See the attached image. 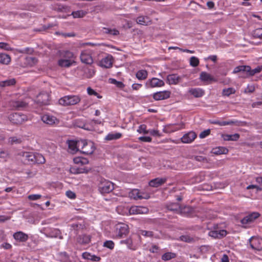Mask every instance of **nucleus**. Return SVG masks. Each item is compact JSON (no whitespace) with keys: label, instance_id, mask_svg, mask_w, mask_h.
<instances>
[{"label":"nucleus","instance_id":"47","mask_svg":"<svg viewBox=\"0 0 262 262\" xmlns=\"http://www.w3.org/2000/svg\"><path fill=\"white\" fill-rule=\"evenodd\" d=\"M262 71V65L257 67L254 69H250L249 70V77L252 76L255 74L259 73Z\"/></svg>","mask_w":262,"mask_h":262},{"label":"nucleus","instance_id":"8","mask_svg":"<svg viewBox=\"0 0 262 262\" xmlns=\"http://www.w3.org/2000/svg\"><path fill=\"white\" fill-rule=\"evenodd\" d=\"M41 120L45 123L50 125H57L59 121L55 116L50 115L49 114H45L41 117Z\"/></svg>","mask_w":262,"mask_h":262},{"label":"nucleus","instance_id":"54","mask_svg":"<svg viewBox=\"0 0 262 262\" xmlns=\"http://www.w3.org/2000/svg\"><path fill=\"white\" fill-rule=\"evenodd\" d=\"M137 132L140 134L143 133L144 134H147L149 133V131L146 129V125L145 124L140 125Z\"/></svg>","mask_w":262,"mask_h":262},{"label":"nucleus","instance_id":"53","mask_svg":"<svg viewBox=\"0 0 262 262\" xmlns=\"http://www.w3.org/2000/svg\"><path fill=\"white\" fill-rule=\"evenodd\" d=\"M95 72L93 69H87L84 74V76L87 78H90L95 75Z\"/></svg>","mask_w":262,"mask_h":262},{"label":"nucleus","instance_id":"20","mask_svg":"<svg viewBox=\"0 0 262 262\" xmlns=\"http://www.w3.org/2000/svg\"><path fill=\"white\" fill-rule=\"evenodd\" d=\"M250 67L249 66H239L235 67L233 70V73H237L239 72H243L246 73V75L243 76L244 78L249 77V70Z\"/></svg>","mask_w":262,"mask_h":262},{"label":"nucleus","instance_id":"57","mask_svg":"<svg viewBox=\"0 0 262 262\" xmlns=\"http://www.w3.org/2000/svg\"><path fill=\"white\" fill-rule=\"evenodd\" d=\"M115 244L112 241H106L103 243V246L113 249L114 248Z\"/></svg>","mask_w":262,"mask_h":262},{"label":"nucleus","instance_id":"56","mask_svg":"<svg viewBox=\"0 0 262 262\" xmlns=\"http://www.w3.org/2000/svg\"><path fill=\"white\" fill-rule=\"evenodd\" d=\"M16 51L19 53L32 54L33 52V49L30 48H26L24 49H17Z\"/></svg>","mask_w":262,"mask_h":262},{"label":"nucleus","instance_id":"10","mask_svg":"<svg viewBox=\"0 0 262 262\" xmlns=\"http://www.w3.org/2000/svg\"><path fill=\"white\" fill-rule=\"evenodd\" d=\"M80 57L82 63L87 64H92L93 63V59L92 55L88 51H82Z\"/></svg>","mask_w":262,"mask_h":262},{"label":"nucleus","instance_id":"37","mask_svg":"<svg viewBox=\"0 0 262 262\" xmlns=\"http://www.w3.org/2000/svg\"><path fill=\"white\" fill-rule=\"evenodd\" d=\"M73 161L76 164L85 165L89 163V160L86 158L81 157L74 158Z\"/></svg>","mask_w":262,"mask_h":262},{"label":"nucleus","instance_id":"50","mask_svg":"<svg viewBox=\"0 0 262 262\" xmlns=\"http://www.w3.org/2000/svg\"><path fill=\"white\" fill-rule=\"evenodd\" d=\"M199 59L195 57V56H192L190 58V64L191 66L193 67H197L199 64Z\"/></svg>","mask_w":262,"mask_h":262},{"label":"nucleus","instance_id":"13","mask_svg":"<svg viewBox=\"0 0 262 262\" xmlns=\"http://www.w3.org/2000/svg\"><path fill=\"white\" fill-rule=\"evenodd\" d=\"M170 92L168 91H160L155 93L153 95V98L155 100H161L169 98Z\"/></svg>","mask_w":262,"mask_h":262},{"label":"nucleus","instance_id":"3","mask_svg":"<svg viewBox=\"0 0 262 262\" xmlns=\"http://www.w3.org/2000/svg\"><path fill=\"white\" fill-rule=\"evenodd\" d=\"M98 189L101 193H108L114 189V184L109 181L101 180L99 184Z\"/></svg>","mask_w":262,"mask_h":262},{"label":"nucleus","instance_id":"62","mask_svg":"<svg viewBox=\"0 0 262 262\" xmlns=\"http://www.w3.org/2000/svg\"><path fill=\"white\" fill-rule=\"evenodd\" d=\"M41 198V195L40 194H30L28 196V199L31 201L37 200Z\"/></svg>","mask_w":262,"mask_h":262},{"label":"nucleus","instance_id":"49","mask_svg":"<svg viewBox=\"0 0 262 262\" xmlns=\"http://www.w3.org/2000/svg\"><path fill=\"white\" fill-rule=\"evenodd\" d=\"M109 81L111 83L115 84L119 88H123L124 87V84L123 82L118 81L115 79L110 78Z\"/></svg>","mask_w":262,"mask_h":262},{"label":"nucleus","instance_id":"45","mask_svg":"<svg viewBox=\"0 0 262 262\" xmlns=\"http://www.w3.org/2000/svg\"><path fill=\"white\" fill-rule=\"evenodd\" d=\"M71 172L73 173H87L88 170L85 168H78V167H72L71 169Z\"/></svg>","mask_w":262,"mask_h":262},{"label":"nucleus","instance_id":"39","mask_svg":"<svg viewBox=\"0 0 262 262\" xmlns=\"http://www.w3.org/2000/svg\"><path fill=\"white\" fill-rule=\"evenodd\" d=\"M176 257V254L172 252H166L162 256V259L165 261L170 260Z\"/></svg>","mask_w":262,"mask_h":262},{"label":"nucleus","instance_id":"28","mask_svg":"<svg viewBox=\"0 0 262 262\" xmlns=\"http://www.w3.org/2000/svg\"><path fill=\"white\" fill-rule=\"evenodd\" d=\"M74 62V61L72 60L61 58L58 60V64L61 67L69 68Z\"/></svg>","mask_w":262,"mask_h":262},{"label":"nucleus","instance_id":"43","mask_svg":"<svg viewBox=\"0 0 262 262\" xmlns=\"http://www.w3.org/2000/svg\"><path fill=\"white\" fill-rule=\"evenodd\" d=\"M180 239L181 241L185 242L186 243H193L195 241L194 238L188 235H184L180 237Z\"/></svg>","mask_w":262,"mask_h":262},{"label":"nucleus","instance_id":"11","mask_svg":"<svg viewBox=\"0 0 262 262\" xmlns=\"http://www.w3.org/2000/svg\"><path fill=\"white\" fill-rule=\"evenodd\" d=\"M197 135L194 132H189L185 134L181 138V141L184 143H190L192 142L196 137Z\"/></svg>","mask_w":262,"mask_h":262},{"label":"nucleus","instance_id":"36","mask_svg":"<svg viewBox=\"0 0 262 262\" xmlns=\"http://www.w3.org/2000/svg\"><path fill=\"white\" fill-rule=\"evenodd\" d=\"M122 137V134L120 133H111L108 134L105 138V139L108 141L117 140Z\"/></svg>","mask_w":262,"mask_h":262},{"label":"nucleus","instance_id":"41","mask_svg":"<svg viewBox=\"0 0 262 262\" xmlns=\"http://www.w3.org/2000/svg\"><path fill=\"white\" fill-rule=\"evenodd\" d=\"M104 33L105 34H110L114 36H116L119 34V31L116 29H110L107 28H104Z\"/></svg>","mask_w":262,"mask_h":262},{"label":"nucleus","instance_id":"63","mask_svg":"<svg viewBox=\"0 0 262 262\" xmlns=\"http://www.w3.org/2000/svg\"><path fill=\"white\" fill-rule=\"evenodd\" d=\"M210 134V129H208L201 132L199 135V137L201 139L204 138Z\"/></svg>","mask_w":262,"mask_h":262},{"label":"nucleus","instance_id":"21","mask_svg":"<svg viewBox=\"0 0 262 262\" xmlns=\"http://www.w3.org/2000/svg\"><path fill=\"white\" fill-rule=\"evenodd\" d=\"M13 236L16 241L20 242H25L28 239V235L21 231L14 233Z\"/></svg>","mask_w":262,"mask_h":262},{"label":"nucleus","instance_id":"29","mask_svg":"<svg viewBox=\"0 0 262 262\" xmlns=\"http://www.w3.org/2000/svg\"><path fill=\"white\" fill-rule=\"evenodd\" d=\"M28 103L21 100L13 101L12 102V106L18 110H21L27 106Z\"/></svg>","mask_w":262,"mask_h":262},{"label":"nucleus","instance_id":"64","mask_svg":"<svg viewBox=\"0 0 262 262\" xmlns=\"http://www.w3.org/2000/svg\"><path fill=\"white\" fill-rule=\"evenodd\" d=\"M255 91V87L252 85H248L244 91L245 93H252Z\"/></svg>","mask_w":262,"mask_h":262},{"label":"nucleus","instance_id":"46","mask_svg":"<svg viewBox=\"0 0 262 262\" xmlns=\"http://www.w3.org/2000/svg\"><path fill=\"white\" fill-rule=\"evenodd\" d=\"M192 212V208L189 206H185L180 208L179 213L182 214L186 215Z\"/></svg>","mask_w":262,"mask_h":262},{"label":"nucleus","instance_id":"48","mask_svg":"<svg viewBox=\"0 0 262 262\" xmlns=\"http://www.w3.org/2000/svg\"><path fill=\"white\" fill-rule=\"evenodd\" d=\"M8 142L11 145H13L14 144L21 143V140L20 138H18L16 137H11L9 138Z\"/></svg>","mask_w":262,"mask_h":262},{"label":"nucleus","instance_id":"59","mask_svg":"<svg viewBox=\"0 0 262 262\" xmlns=\"http://www.w3.org/2000/svg\"><path fill=\"white\" fill-rule=\"evenodd\" d=\"M140 233L142 235L145 237H151L154 236V233L151 231L141 230Z\"/></svg>","mask_w":262,"mask_h":262},{"label":"nucleus","instance_id":"35","mask_svg":"<svg viewBox=\"0 0 262 262\" xmlns=\"http://www.w3.org/2000/svg\"><path fill=\"white\" fill-rule=\"evenodd\" d=\"M16 83V80L15 78H11L4 81H0V86L5 87L15 85Z\"/></svg>","mask_w":262,"mask_h":262},{"label":"nucleus","instance_id":"15","mask_svg":"<svg viewBox=\"0 0 262 262\" xmlns=\"http://www.w3.org/2000/svg\"><path fill=\"white\" fill-rule=\"evenodd\" d=\"M129 212L130 214H145L148 212V209L143 206H133L130 208Z\"/></svg>","mask_w":262,"mask_h":262},{"label":"nucleus","instance_id":"42","mask_svg":"<svg viewBox=\"0 0 262 262\" xmlns=\"http://www.w3.org/2000/svg\"><path fill=\"white\" fill-rule=\"evenodd\" d=\"M252 36L255 38L262 39V28H257L252 32Z\"/></svg>","mask_w":262,"mask_h":262},{"label":"nucleus","instance_id":"1","mask_svg":"<svg viewBox=\"0 0 262 262\" xmlns=\"http://www.w3.org/2000/svg\"><path fill=\"white\" fill-rule=\"evenodd\" d=\"M78 145L81 148L80 151L83 154H92L95 149L94 143L91 141L80 140L78 141Z\"/></svg>","mask_w":262,"mask_h":262},{"label":"nucleus","instance_id":"38","mask_svg":"<svg viewBox=\"0 0 262 262\" xmlns=\"http://www.w3.org/2000/svg\"><path fill=\"white\" fill-rule=\"evenodd\" d=\"M136 76L139 80H144L147 77V72L144 70H139L137 72Z\"/></svg>","mask_w":262,"mask_h":262},{"label":"nucleus","instance_id":"40","mask_svg":"<svg viewBox=\"0 0 262 262\" xmlns=\"http://www.w3.org/2000/svg\"><path fill=\"white\" fill-rule=\"evenodd\" d=\"M86 12L83 10H78L72 13L74 18H82L86 14Z\"/></svg>","mask_w":262,"mask_h":262},{"label":"nucleus","instance_id":"60","mask_svg":"<svg viewBox=\"0 0 262 262\" xmlns=\"http://www.w3.org/2000/svg\"><path fill=\"white\" fill-rule=\"evenodd\" d=\"M9 157V153L7 150L0 149V158L5 159Z\"/></svg>","mask_w":262,"mask_h":262},{"label":"nucleus","instance_id":"23","mask_svg":"<svg viewBox=\"0 0 262 262\" xmlns=\"http://www.w3.org/2000/svg\"><path fill=\"white\" fill-rule=\"evenodd\" d=\"M130 198H133L135 200H141L142 199H148L149 198L147 195L146 196H143L140 194V192L138 189H133L129 193Z\"/></svg>","mask_w":262,"mask_h":262},{"label":"nucleus","instance_id":"18","mask_svg":"<svg viewBox=\"0 0 262 262\" xmlns=\"http://www.w3.org/2000/svg\"><path fill=\"white\" fill-rule=\"evenodd\" d=\"M227 232L225 230H212L209 232V235L214 238H222L227 235Z\"/></svg>","mask_w":262,"mask_h":262},{"label":"nucleus","instance_id":"52","mask_svg":"<svg viewBox=\"0 0 262 262\" xmlns=\"http://www.w3.org/2000/svg\"><path fill=\"white\" fill-rule=\"evenodd\" d=\"M235 92V91L233 88H230L224 89L222 94L224 96H229L232 94H234Z\"/></svg>","mask_w":262,"mask_h":262},{"label":"nucleus","instance_id":"14","mask_svg":"<svg viewBox=\"0 0 262 262\" xmlns=\"http://www.w3.org/2000/svg\"><path fill=\"white\" fill-rule=\"evenodd\" d=\"M136 21L138 24L144 26H149L152 23V21L149 17L143 15L137 17Z\"/></svg>","mask_w":262,"mask_h":262},{"label":"nucleus","instance_id":"4","mask_svg":"<svg viewBox=\"0 0 262 262\" xmlns=\"http://www.w3.org/2000/svg\"><path fill=\"white\" fill-rule=\"evenodd\" d=\"M115 233L119 238L126 236L129 233L128 225L121 223L117 224L115 226Z\"/></svg>","mask_w":262,"mask_h":262},{"label":"nucleus","instance_id":"44","mask_svg":"<svg viewBox=\"0 0 262 262\" xmlns=\"http://www.w3.org/2000/svg\"><path fill=\"white\" fill-rule=\"evenodd\" d=\"M60 231L56 229H53L51 231L45 233L47 237H57L59 234Z\"/></svg>","mask_w":262,"mask_h":262},{"label":"nucleus","instance_id":"34","mask_svg":"<svg viewBox=\"0 0 262 262\" xmlns=\"http://www.w3.org/2000/svg\"><path fill=\"white\" fill-rule=\"evenodd\" d=\"M121 244H126L128 249L135 251L137 249L136 246L133 244V241L131 238H128L125 240H122L120 242Z\"/></svg>","mask_w":262,"mask_h":262},{"label":"nucleus","instance_id":"30","mask_svg":"<svg viewBox=\"0 0 262 262\" xmlns=\"http://www.w3.org/2000/svg\"><path fill=\"white\" fill-rule=\"evenodd\" d=\"M91 241V236L89 235L83 234L77 238V242L82 245L89 244Z\"/></svg>","mask_w":262,"mask_h":262},{"label":"nucleus","instance_id":"17","mask_svg":"<svg viewBox=\"0 0 262 262\" xmlns=\"http://www.w3.org/2000/svg\"><path fill=\"white\" fill-rule=\"evenodd\" d=\"M259 213L254 212L248 215L245 216L241 220V223L243 224H247L252 222L254 220L256 219L259 216Z\"/></svg>","mask_w":262,"mask_h":262},{"label":"nucleus","instance_id":"55","mask_svg":"<svg viewBox=\"0 0 262 262\" xmlns=\"http://www.w3.org/2000/svg\"><path fill=\"white\" fill-rule=\"evenodd\" d=\"M229 125L235 124L237 126H245L247 124V123L245 121H228Z\"/></svg>","mask_w":262,"mask_h":262},{"label":"nucleus","instance_id":"5","mask_svg":"<svg viewBox=\"0 0 262 262\" xmlns=\"http://www.w3.org/2000/svg\"><path fill=\"white\" fill-rule=\"evenodd\" d=\"M50 95L45 92L40 93L36 97L35 102L39 105H46L49 104Z\"/></svg>","mask_w":262,"mask_h":262},{"label":"nucleus","instance_id":"24","mask_svg":"<svg viewBox=\"0 0 262 262\" xmlns=\"http://www.w3.org/2000/svg\"><path fill=\"white\" fill-rule=\"evenodd\" d=\"M67 143L68 144L69 149L71 153L75 154L78 150V148H79L78 146V141L68 140Z\"/></svg>","mask_w":262,"mask_h":262},{"label":"nucleus","instance_id":"51","mask_svg":"<svg viewBox=\"0 0 262 262\" xmlns=\"http://www.w3.org/2000/svg\"><path fill=\"white\" fill-rule=\"evenodd\" d=\"M62 59H67L72 60V59L74 57V54L72 52H71L70 51H66L63 53V54L62 55Z\"/></svg>","mask_w":262,"mask_h":262},{"label":"nucleus","instance_id":"2","mask_svg":"<svg viewBox=\"0 0 262 262\" xmlns=\"http://www.w3.org/2000/svg\"><path fill=\"white\" fill-rule=\"evenodd\" d=\"M80 101L81 97L79 95H70L60 98L58 103L62 106H70L76 105Z\"/></svg>","mask_w":262,"mask_h":262},{"label":"nucleus","instance_id":"12","mask_svg":"<svg viewBox=\"0 0 262 262\" xmlns=\"http://www.w3.org/2000/svg\"><path fill=\"white\" fill-rule=\"evenodd\" d=\"M200 79L201 81L210 84L212 82H216L217 80L212 77L210 74L205 72H202L200 74Z\"/></svg>","mask_w":262,"mask_h":262},{"label":"nucleus","instance_id":"25","mask_svg":"<svg viewBox=\"0 0 262 262\" xmlns=\"http://www.w3.org/2000/svg\"><path fill=\"white\" fill-rule=\"evenodd\" d=\"M181 80V78L176 74L168 75L167 77V81L169 84H177Z\"/></svg>","mask_w":262,"mask_h":262},{"label":"nucleus","instance_id":"26","mask_svg":"<svg viewBox=\"0 0 262 262\" xmlns=\"http://www.w3.org/2000/svg\"><path fill=\"white\" fill-rule=\"evenodd\" d=\"M228 151L229 150L226 147L219 146L212 148L211 152L214 155H219L222 154H228Z\"/></svg>","mask_w":262,"mask_h":262},{"label":"nucleus","instance_id":"58","mask_svg":"<svg viewBox=\"0 0 262 262\" xmlns=\"http://www.w3.org/2000/svg\"><path fill=\"white\" fill-rule=\"evenodd\" d=\"M26 60L31 66L35 64L38 61L37 59L33 57H27Z\"/></svg>","mask_w":262,"mask_h":262},{"label":"nucleus","instance_id":"7","mask_svg":"<svg viewBox=\"0 0 262 262\" xmlns=\"http://www.w3.org/2000/svg\"><path fill=\"white\" fill-rule=\"evenodd\" d=\"M251 247L254 250L260 251L262 250V238L257 237H252L249 239Z\"/></svg>","mask_w":262,"mask_h":262},{"label":"nucleus","instance_id":"33","mask_svg":"<svg viewBox=\"0 0 262 262\" xmlns=\"http://www.w3.org/2000/svg\"><path fill=\"white\" fill-rule=\"evenodd\" d=\"M189 93L196 98L201 97L204 94V91L202 89L196 88L190 89Z\"/></svg>","mask_w":262,"mask_h":262},{"label":"nucleus","instance_id":"32","mask_svg":"<svg viewBox=\"0 0 262 262\" xmlns=\"http://www.w3.org/2000/svg\"><path fill=\"white\" fill-rule=\"evenodd\" d=\"M11 61L10 56L5 53L0 54V63L3 64L7 65Z\"/></svg>","mask_w":262,"mask_h":262},{"label":"nucleus","instance_id":"9","mask_svg":"<svg viewBox=\"0 0 262 262\" xmlns=\"http://www.w3.org/2000/svg\"><path fill=\"white\" fill-rule=\"evenodd\" d=\"M18 156L22 157V160L27 162H37L36 160V156L35 155L31 152L21 151L18 154Z\"/></svg>","mask_w":262,"mask_h":262},{"label":"nucleus","instance_id":"27","mask_svg":"<svg viewBox=\"0 0 262 262\" xmlns=\"http://www.w3.org/2000/svg\"><path fill=\"white\" fill-rule=\"evenodd\" d=\"M222 137L224 141H236L239 138V135L237 133L234 134L233 135L222 134Z\"/></svg>","mask_w":262,"mask_h":262},{"label":"nucleus","instance_id":"16","mask_svg":"<svg viewBox=\"0 0 262 262\" xmlns=\"http://www.w3.org/2000/svg\"><path fill=\"white\" fill-rule=\"evenodd\" d=\"M113 65V57L108 55L106 57L102 58L100 62V66L105 68H110Z\"/></svg>","mask_w":262,"mask_h":262},{"label":"nucleus","instance_id":"6","mask_svg":"<svg viewBox=\"0 0 262 262\" xmlns=\"http://www.w3.org/2000/svg\"><path fill=\"white\" fill-rule=\"evenodd\" d=\"M9 119L13 124H20L27 120V117L24 114L15 113L11 114L9 117Z\"/></svg>","mask_w":262,"mask_h":262},{"label":"nucleus","instance_id":"19","mask_svg":"<svg viewBox=\"0 0 262 262\" xmlns=\"http://www.w3.org/2000/svg\"><path fill=\"white\" fill-rule=\"evenodd\" d=\"M167 180L166 178H157L150 180L149 185L153 187H158L164 184Z\"/></svg>","mask_w":262,"mask_h":262},{"label":"nucleus","instance_id":"31","mask_svg":"<svg viewBox=\"0 0 262 262\" xmlns=\"http://www.w3.org/2000/svg\"><path fill=\"white\" fill-rule=\"evenodd\" d=\"M167 209L179 213L181 206L178 203H171L166 205Z\"/></svg>","mask_w":262,"mask_h":262},{"label":"nucleus","instance_id":"61","mask_svg":"<svg viewBox=\"0 0 262 262\" xmlns=\"http://www.w3.org/2000/svg\"><path fill=\"white\" fill-rule=\"evenodd\" d=\"M87 92L90 95H94L96 96L98 98H101V96H99V94L91 87L88 88Z\"/></svg>","mask_w":262,"mask_h":262},{"label":"nucleus","instance_id":"22","mask_svg":"<svg viewBox=\"0 0 262 262\" xmlns=\"http://www.w3.org/2000/svg\"><path fill=\"white\" fill-rule=\"evenodd\" d=\"M147 82L151 88L161 87L164 86L165 84V83L163 80L157 78H152L151 79H149Z\"/></svg>","mask_w":262,"mask_h":262}]
</instances>
